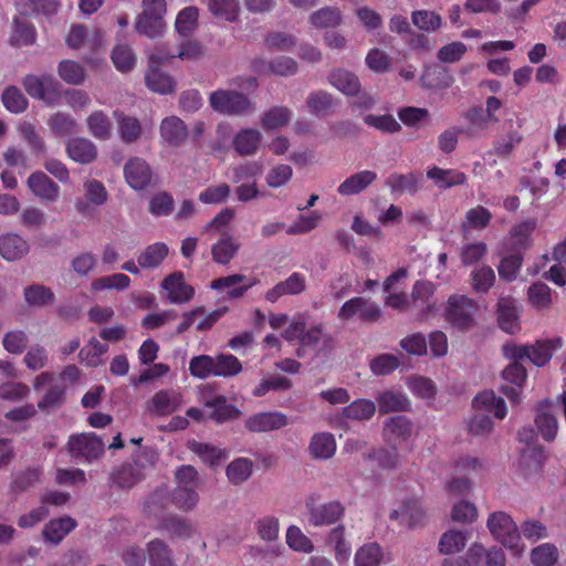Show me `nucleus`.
<instances>
[{"label": "nucleus", "instance_id": "11", "mask_svg": "<svg viewBox=\"0 0 566 566\" xmlns=\"http://www.w3.org/2000/svg\"><path fill=\"white\" fill-rule=\"evenodd\" d=\"M124 177L130 188L144 190L151 182L153 170L145 159L132 157L124 166Z\"/></svg>", "mask_w": 566, "mask_h": 566}, {"label": "nucleus", "instance_id": "14", "mask_svg": "<svg viewBox=\"0 0 566 566\" xmlns=\"http://www.w3.org/2000/svg\"><path fill=\"white\" fill-rule=\"evenodd\" d=\"M253 70L260 75L273 74L287 77L294 75L297 72L298 65L296 61L290 56H277L271 61H254Z\"/></svg>", "mask_w": 566, "mask_h": 566}, {"label": "nucleus", "instance_id": "46", "mask_svg": "<svg viewBox=\"0 0 566 566\" xmlns=\"http://www.w3.org/2000/svg\"><path fill=\"white\" fill-rule=\"evenodd\" d=\"M343 22V14L336 7H323L310 15V23L317 29L339 27Z\"/></svg>", "mask_w": 566, "mask_h": 566}, {"label": "nucleus", "instance_id": "36", "mask_svg": "<svg viewBox=\"0 0 566 566\" xmlns=\"http://www.w3.org/2000/svg\"><path fill=\"white\" fill-rule=\"evenodd\" d=\"M385 185L392 193H409L415 195L420 189V179L415 172L406 175L394 172L388 176Z\"/></svg>", "mask_w": 566, "mask_h": 566}, {"label": "nucleus", "instance_id": "60", "mask_svg": "<svg viewBox=\"0 0 566 566\" xmlns=\"http://www.w3.org/2000/svg\"><path fill=\"white\" fill-rule=\"evenodd\" d=\"M411 21L415 27L424 32H434L442 25L441 15L430 10L413 11Z\"/></svg>", "mask_w": 566, "mask_h": 566}, {"label": "nucleus", "instance_id": "20", "mask_svg": "<svg viewBox=\"0 0 566 566\" xmlns=\"http://www.w3.org/2000/svg\"><path fill=\"white\" fill-rule=\"evenodd\" d=\"M338 104V99L332 93L324 90L310 92L305 101L308 113L316 117H323L333 113Z\"/></svg>", "mask_w": 566, "mask_h": 566}, {"label": "nucleus", "instance_id": "37", "mask_svg": "<svg viewBox=\"0 0 566 566\" xmlns=\"http://www.w3.org/2000/svg\"><path fill=\"white\" fill-rule=\"evenodd\" d=\"M427 177L434 181L439 189H448L454 186L463 185L467 176L457 169H442L433 166L427 171Z\"/></svg>", "mask_w": 566, "mask_h": 566}, {"label": "nucleus", "instance_id": "57", "mask_svg": "<svg viewBox=\"0 0 566 566\" xmlns=\"http://www.w3.org/2000/svg\"><path fill=\"white\" fill-rule=\"evenodd\" d=\"M376 412V405L369 399H356L343 409V416L352 420H368Z\"/></svg>", "mask_w": 566, "mask_h": 566}, {"label": "nucleus", "instance_id": "29", "mask_svg": "<svg viewBox=\"0 0 566 566\" xmlns=\"http://www.w3.org/2000/svg\"><path fill=\"white\" fill-rule=\"evenodd\" d=\"M535 424L538 432L546 441H553L555 439L558 431V421L547 401L538 403Z\"/></svg>", "mask_w": 566, "mask_h": 566}, {"label": "nucleus", "instance_id": "18", "mask_svg": "<svg viewBox=\"0 0 566 566\" xmlns=\"http://www.w3.org/2000/svg\"><path fill=\"white\" fill-rule=\"evenodd\" d=\"M181 405V395L175 389L157 391L147 402L149 412L157 416H167L175 412Z\"/></svg>", "mask_w": 566, "mask_h": 566}, {"label": "nucleus", "instance_id": "39", "mask_svg": "<svg viewBox=\"0 0 566 566\" xmlns=\"http://www.w3.org/2000/svg\"><path fill=\"white\" fill-rule=\"evenodd\" d=\"M136 32L149 39H156L164 34L166 30L165 18L139 13L134 23Z\"/></svg>", "mask_w": 566, "mask_h": 566}, {"label": "nucleus", "instance_id": "5", "mask_svg": "<svg viewBox=\"0 0 566 566\" xmlns=\"http://www.w3.org/2000/svg\"><path fill=\"white\" fill-rule=\"evenodd\" d=\"M308 523L314 527L327 526L339 521L345 513V506L339 501L317 503L315 495L305 500Z\"/></svg>", "mask_w": 566, "mask_h": 566}, {"label": "nucleus", "instance_id": "64", "mask_svg": "<svg viewBox=\"0 0 566 566\" xmlns=\"http://www.w3.org/2000/svg\"><path fill=\"white\" fill-rule=\"evenodd\" d=\"M558 559V551L555 545L545 543L533 548L531 560L534 566H553Z\"/></svg>", "mask_w": 566, "mask_h": 566}, {"label": "nucleus", "instance_id": "58", "mask_svg": "<svg viewBox=\"0 0 566 566\" xmlns=\"http://www.w3.org/2000/svg\"><path fill=\"white\" fill-rule=\"evenodd\" d=\"M208 8L216 18L234 21L240 12V2L239 0H208Z\"/></svg>", "mask_w": 566, "mask_h": 566}, {"label": "nucleus", "instance_id": "3", "mask_svg": "<svg viewBox=\"0 0 566 566\" xmlns=\"http://www.w3.org/2000/svg\"><path fill=\"white\" fill-rule=\"evenodd\" d=\"M478 311L476 303L465 296L453 294L448 298L446 305V321L458 329H468L474 323V315Z\"/></svg>", "mask_w": 566, "mask_h": 566}, {"label": "nucleus", "instance_id": "10", "mask_svg": "<svg viewBox=\"0 0 566 566\" xmlns=\"http://www.w3.org/2000/svg\"><path fill=\"white\" fill-rule=\"evenodd\" d=\"M413 432V423L406 416H394L388 418L382 428L386 442L397 449L406 442Z\"/></svg>", "mask_w": 566, "mask_h": 566}, {"label": "nucleus", "instance_id": "27", "mask_svg": "<svg viewBox=\"0 0 566 566\" xmlns=\"http://www.w3.org/2000/svg\"><path fill=\"white\" fill-rule=\"evenodd\" d=\"M76 521L70 516L54 518L44 525L42 536L45 542L51 543L52 545H57L76 527Z\"/></svg>", "mask_w": 566, "mask_h": 566}, {"label": "nucleus", "instance_id": "23", "mask_svg": "<svg viewBox=\"0 0 566 566\" xmlns=\"http://www.w3.org/2000/svg\"><path fill=\"white\" fill-rule=\"evenodd\" d=\"M520 310L512 297H500L497 302V321L500 327L514 334L520 329L518 325Z\"/></svg>", "mask_w": 566, "mask_h": 566}, {"label": "nucleus", "instance_id": "25", "mask_svg": "<svg viewBox=\"0 0 566 566\" xmlns=\"http://www.w3.org/2000/svg\"><path fill=\"white\" fill-rule=\"evenodd\" d=\"M377 174L373 170H361L347 177L337 188L340 196L348 197L363 192L374 181L377 180Z\"/></svg>", "mask_w": 566, "mask_h": 566}, {"label": "nucleus", "instance_id": "31", "mask_svg": "<svg viewBox=\"0 0 566 566\" xmlns=\"http://www.w3.org/2000/svg\"><path fill=\"white\" fill-rule=\"evenodd\" d=\"M302 345L317 347L321 353H329L334 348V337L323 326L315 324L306 328L302 337Z\"/></svg>", "mask_w": 566, "mask_h": 566}, {"label": "nucleus", "instance_id": "48", "mask_svg": "<svg viewBox=\"0 0 566 566\" xmlns=\"http://www.w3.org/2000/svg\"><path fill=\"white\" fill-rule=\"evenodd\" d=\"M144 478L145 475L140 469L136 468L132 462L123 464L112 474L113 483L120 489H130Z\"/></svg>", "mask_w": 566, "mask_h": 566}, {"label": "nucleus", "instance_id": "9", "mask_svg": "<svg viewBox=\"0 0 566 566\" xmlns=\"http://www.w3.org/2000/svg\"><path fill=\"white\" fill-rule=\"evenodd\" d=\"M424 515L420 501L416 497H407L390 512L389 518L397 521L400 525L413 528L422 523Z\"/></svg>", "mask_w": 566, "mask_h": 566}, {"label": "nucleus", "instance_id": "35", "mask_svg": "<svg viewBox=\"0 0 566 566\" xmlns=\"http://www.w3.org/2000/svg\"><path fill=\"white\" fill-rule=\"evenodd\" d=\"M376 401L378 403L379 413L381 415L407 411L410 409V400L400 391L386 390L380 392L376 397Z\"/></svg>", "mask_w": 566, "mask_h": 566}, {"label": "nucleus", "instance_id": "8", "mask_svg": "<svg viewBox=\"0 0 566 566\" xmlns=\"http://www.w3.org/2000/svg\"><path fill=\"white\" fill-rule=\"evenodd\" d=\"M526 377L527 374L524 366L518 361H513L502 371L504 384L500 386V391L512 402H520Z\"/></svg>", "mask_w": 566, "mask_h": 566}, {"label": "nucleus", "instance_id": "21", "mask_svg": "<svg viewBox=\"0 0 566 566\" xmlns=\"http://www.w3.org/2000/svg\"><path fill=\"white\" fill-rule=\"evenodd\" d=\"M469 557L473 566H505L506 559L502 548L492 546L485 548L481 544H473L469 549Z\"/></svg>", "mask_w": 566, "mask_h": 566}, {"label": "nucleus", "instance_id": "33", "mask_svg": "<svg viewBox=\"0 0 566 566\" xmlns=\"http://www.w3.org/2000/svg\"><path fill=\"white\" fill-rule=\"evenodd\" d=\"M146 86L158 94H170L175 92L176 82L167 73L157 66H148L145 73Z\"/></svg>", "mask_w": 566, "mask_h": 566}, {"label": "nucleus", "instance_id": "16", "mask_svg": "<svg viewBox=\"0 0 566 566\" xmlns=\"http://www.w3.org/2000/svg\"><path fill=\"white\" fill-rule=\"evenodd\" d=\"M160 137L165 144L171 147L181 146L188 138V127L177 116L165 117L159 126Z\"/></svg>", "mask_w": 566, "mask_h": 566}, {"label": "nucleus", "instance_id": "51", "mask_svg": "<svg viewBox=\"0 0 566 566\" xmlns=\"http://www.w3.org/2000/svg\"><path fill=\"white\" fill-rule=\"evenodd\" d=\"M327 543L333 546L335 557L339 563H346L350 556V544L345 538L344 525H338L329 531Z\"/></svg>", "mask_w": 566, "mask_h": 566}, {"label": "nucleus", "instance_id": "62", "mask_svg": "<svg viewBox=\"0 0 566 566\" xmlns=\"http://www.w3.org/2000/svg\"><path fill=\"white\" fill-rule=\"evenodd\" d=\"M467 544V536L461 531L451 530L442 534L439 541L441 554L451 555L459 553Z\"/></svg>", "mask_w": 566, "mask_h": 566}, {"label": "nucleus", "instance_id": "34", "mask_svg": "<svg viewBox=\"0 0 566 566\" xmlns=\"http://www.w3.org/2000/svg\"><path fill=\"white\" fill-rule=\"evenodd\" d=\"M86 127L91 136L98 140H108L113 136V124L103 111H94L86 117Z\"/></svg>", "mask_w": 566, "mask_h": 566}, {"label": "nucleus", "instance_id": "45", "mask_svg": "<svg viewBox=\"0 0 566 566\" xmlns=\"http://www.w3.org/2000/svg\"><path fill=\"white\" fill-rule=\"evenodd\" d=\"M421 84L430 90H446L453 83V76L446 69L439 66L427 67L421 75Z\"/></svg>", "mask_w": 566, "mask_h": 566}, {"label": "nucleus", "instance_id": "53", "mask_svg": "<svg viewBox=\"0 0 566 566\" xmlns=\"http://www.w3.org/2000/svg\"><path fill=\"white\" fill-rule=\"evenodd\" d=\"M51 132L60 137L74 134L77 130V122L70 114L56 112L48 119Z\"/></svg>", "mask_w": 566, "mask_h": 566}, {"label": "nucleus", "instance_id": "49", "mask_svg": "<svg viewBox=\"0 0 566 566\" xmlns=\"http://www.w3.org/2000/svg\"><path fill=\"white\" fill-rule=\"evenodd\" d=\"M188 447L193 453L199 455L203 463L211 468L218 467L227 457L223 450L209 443L191 441Z\"/></svg>", "mask_w": 566, "mask_h": 566}, {"label": "nucleus", "instance_id": "13", "mask_svg": "<svg viewBox=\"0 0 566 566\" xmlns=\"http://www.w3.org/2000/svg\"><path fill=\"white\" fill-rule=\"evenodd\" d=\"M31 192L44 202H55L60 196V187L43 171L32 172L28 180Z\"/></svg>", "mask_w": 566, "mask_h": 566}, {"label": "nucleus", "instance_id": "55", "mask_svg": "<svg viewBox=\"0 0 566 566\" xmlns=\"http://www.w3.org/2000/svg\"><path fill=\"white\" fill-rule=\"evenodd\" d=\"M172 505L181 512H190L199 503V494L195 488L175 486L171 491Z\"/></svg>", "mask_w": 566, "mask_h": 566}, {"label": "nucleus", "instance_id": "54", "mask_svg": "<svg viewBox=\"0 0 566 566\" xmlns=\"http://www.w3.org/2000/svg\"><path fill=\"white\" fill-rule=\"evenodd\" d=\"M172 504L171 491L167 488L156 489L145 503L147 514L159 517L165 509Z\"/></svg>", "mask_w": 566, "mask_h": 566}, {"label": "nucleus", "instance_id": "52", "mask_svg": "<svg viewBox=\"0 0 566 566\" xmlns=\"http://www.w3.org/2000/svg\"><path fill=\"white\" fill-rule=\"evenodd\" d=\"M147 553L150 566H174L172 553L164 541H150Z\"/></svg>", "mask_w": 566, "mask_h": 566}, {"label": "nucleus", "instance_id": "12", "mask_svg": "<svg viewBox=\"0 0 566 566\" xmlns=\"http://www.w3.org/2000/svg\"><path fill=\"white\" fill-rule=\"evenodd\" d=\"M287 417L279 411L259 412L245 420V428L251 432L262 433L279 430L287 426Z\"/></svg>", "mask_w": 566, "mask_h": 566}, {"label": "nucleus", "instance_id": "7", "mask_svg": "<svg viewBox=\"0 0 566 566\" xmlns=\"http://www.w3.org/2000/svg\"><path fill=\"white\" fill-rule=\"evenodd\" d=\"M488 528L494 538L509 548H516L520 542V533L516 524L504 512H494L488 518Z\"/></svg>", "mask_w": 566, "mask_h": 566}, {"label": "nucleus", "instance_id": "56", "mask_svg": "<svg viewBox=\"0 0 566 566\" xmlns=\"http://www.w3.org/2000/svg\"><path fill=\"white\" fill-rule=\"evenodd\" d=\"M199 10L196 7L184 8L176 17V31L187 38L190 36L198 27Z\"/></svg>", "mask_w": 566, "mask_h": 566}, {"label": "nucleus", "instance_id": "4", "mask_svg": "<svg viewBox=\"0 0 566 566\" xmlns=\"http://www.w3.org/2000/svg\"><path fill=\"white\" fill-rule=\"evenodd\" d=\"M22 84L31 97L41 99L49 106L60 101L61 84L52 75H27Z\"/></svg>", "mask_w": 566, "mask_h": 566}, {"label": "nucleus", "instance_id": "22", "mask_svg": "<svg viewBox=\"0 0 566 566\" xmlns=\"http://www.w3.org/2000/svg\"><path fill=\"white\" fill-rule=\"evenodd\" d=\"M240 247V242L232 234L222 232L211 245L212 260L218 264L227 265L238 254Z\"/></svg>", "mask_w": 566, "mask_h": 566}, {"label": "nucleus", "instance_id": "6", "mask_svg": "<svg viewBox=\"0 0 566 566\" xmlns=\"http://www.w3.org/2000/svg\"><path fill=\"white\" fill-rule=\"evenodd\" d=\"M337 316L340 321H350L357 317L366 323H376L381 318L382 311L370 298L355 296L342 305Z\"/></svg>", "mask_w": 566, "mask_h": 566}, {"label": "nucleus", "instance_id": "42", "mask_svg": "<svg viewBox=\"0 0 566 566\" xmlns=\"http://www.w3.org/2000/svg\"><path fill=\"white\" fill-rule=\"evenodd\" d=\"M169 249L164 242H156L146 247L137 258L142 269L151 270L158 268L168 255Z\"/></svg>", "mask_w": 566, "mask_h": 566}, {"label": "nucleus", "instance_id": "1", "mask_svg": "<svg viewBox=\"0 0 566 566\" xmlns=\"http://www.w3.org/2000/svg\"><path fill=\"white\" fill-rule=\"evenodd\" d=\"M210 107L226 116H247L256 111V105L250 97L235 90L219 88L209 95Z\"/></svg>", "mask_w": 566, "mask_h": 566}, {"label": "nucleus", "instance_id": "41", "mask_svg": "<svg viewBox=\"0 0 566 566\" xmlns=\"http://www.w3.org/2000/svg\"><path fill=\"white\" fill-rule=\"evenodd\" d=\"M310 453L315 459H329L336 452V441L332 433L319 432L315 433L308 446Z\"/></svg>", "mask_w": 566, "mask_h": 566}, {"label": "nucleus", "instance_id": "47", "mask_svg": "<svg viewBox=\"0 0 566 566\" xmlns=\"http://www.w3.org/2000/svg\"><path fill=\"white\" fill-rule=\"evenodd\" d=\"M15 7L23 15L33 13L52 15L57 12L60 2L59 0H15Z\"/></svg>", "mask_w": 566, "mask_h": 566}, {"label": "nucleus", "instance_id": "30", "mask_svg": "<svg viewBox=\"0 0 566 566\" xmlns=\"http://www.w3.org/2000/svg\"><path fill=\"white\" fill-rule=\"evenodd\" d=\"M473 406L476 411L493 413L497 419H503L507 412L504 399L497 397L492 390H484L475 396Z\"/></svg>", "mask_w": 566, "mask_h": 566}, {"label": "nucleus", "instance_id": "32", "mask_svg": "<svg viewBox=\"0 0 566 566\" xmlns=\"http://www.w3.org/2000/svg\"><path fill=\"white\" fill-rule=\"evenodd\" d=\"M29 252L28 242L15 233H7L0 237V254L1 256L13 262L22 259Z\"/></svg>", "mask_w": 566, "mask_h": 566}, {"label": "nucleus", "instance_id": "15", "mask_svg": "<svg viewBox=\"0 0 566 566\" xmlns=\"http://www.w3.org/2000/svg\"><path fill=\"white\" fill-rule=\"evenodd\" d=\"M161 287L167 291L168 300L174 304L187 303L195 295L193 287L185 282L184 274L181 272H174L165 277L161 282Z\"/></svg>", "mask_w": 566, "mask_h": 566}, {"label": "nucleus", "instance_id": "50", "mask_svg": "<svg viewBox=\"0 0 566 566\" xmlns=\"http://www.w3.org/2000/svg\"><path fill=\"white\" fill-rule=\"evenodd\" d=\"M112 62L115 69L122 73L130 72L137 62V56L128 44H116L112 50Z\"/></svg>", "mask_w": 566, "mask_h": 566}, {"label": "nucleus", "instance_id": "17", "mask_svg": "<svg viewBox=\"0 0 566 566\" xmlns=\"http://www.w3.org/2000/svg\"><path fill=\"white\" fill-rule=\"evenodd\" d=\"M434 291L436 285L430 281H417L412 287V306L419 310L421 318L431 314L436 308Z\"/></svg>", "mask_w": 566, "mask_h": 566}, {"label": "nucleus", "instance_id": "26", "mask_svg": "<svg viewBox=\"0 0 566 566\" xmlns=\"http://www.w3.org/2000/svg\"><path fill=\"white\" fill-rule=\"evenodd\" d=\"M328 83L346 96L358 95L360 91L359 78L348 70L335 69L327 76Z\"/></svg>", "mask_w": 566, "mask_h": 566}, {"label": "nucleus", "instance_id": "44", "mask_svg": "<svg viewBox=\"0 0 566 566\" xmlns=\"http://www.w3.org/2000/svg\"><path fill=\"white\" fill-rule=\"evenodd\" d=\"M292 111L283 105H275L263 113L261 126L264 130H275L286 126L292 119Z\"/></svg>", "mask_w": 566, "mask_h": 566}, {"label": "nucleus", "instance_id": "38", "mask_svg": "<svg viewBox=\"0 0 566 566\" xmlns=\"http://www.w3.org/2000/svg\"><path fill=\"white\" fill-rule=\"evenodd\" d=\"M23 298L30 307H45L55 302V294L50 287L34 283L23 289Z\"/></svg>", "mask_w": 566, "mask_h": 566}, {"label": "nucleus", "instance_id": "28", "mask_svg": "<svg viewBox=\"0 0 566 566\" xmlns=\"http://www.w3.org/2000/svg\"><path fill=\"white\" fill-rule=\"evenodd\" d=\"M262 134L256 128L240 129L233 137L234 150L241 156H252L259 150Z\"/></svg>", "mask_w": 566, "mask_h": 566}, {"label": "nucleus", "instance_id": "43", "mask_svg": "<svg viewBox=\"0 0 566 566\" xmlns=\"http://www.w3.org/2000/svg\"><path fill=\"white\" fill-rule=\"evenodd\" d=\"M205 406L211 409L210 418L217 423L235 419L241 413L235 406L227 402L224 396H217L214 399L206 401Z\"/></svg>", "mask_w": 566, "mask_h": 566}, {"label": "nucleus", "instance_id": "24", "mask_svg": "<svg viewBox=\"0 0 566 566\" xmlns=\"http://www.w3.org/2000/svg\"><path fill=\"white\" fill-rule=\"evenodd\" d=\"M114 117L117 123L118 136L124 144L130 145L140 139L143 127L138 118L119 111L114 112Z\"/></svg>", "mask_w": 566, "mask_h": 566}, {"label": "nucleus", "instance_id": "63", "mask_svg": "<svg viewBox=\"0 0 566 566\" xmlns=\"http://www.w3.org/2000/svg\"><path fill=\"white\" fill-rule=\"evenodd\" d=\"M382 558L381 547L377 543L363 545L355 554V566H378Z\"/></svg>", "mask_w": 566, "mask_h": 566}, {"label": "nucleus", "instance_id": "2", "mask_svg": "<svg viewBox=\"0 0 566 566\" xmlns=\"http://www.w3.org/2000/svg\"><path fill=\"white\" fill-rule=\"evenodd\" d=\"M69 454L80 463L90 464L105 452V442L95 433L73 434L66 443Z\"/></svg>", "mask_w": 566, "mask_h": 566}, {"label": "nucleus", "instance_id": "61", "mask_svg": "<svg viewBox=\"0 0 566 566\" xmlns=\"http://www.w3.org/2000/svg\"><path fill=\"white\" fill-rule=\"evenodd\" d=\"M59 76L67 84L78 85L85 78L84 67L75 61L63 60L57 65Z\"/></svg>", "mask_w": 566, "mask_h": 566}, {"label": "nucleus", "instance_id": "59", "mask_svg": "<svg viewBox=\"0 0 566 566\" xmlns=\"http://www.w3.org/2000/svg\"><path fill=\"white\" fill-rule=\"evenodd\" d=\"M253 463L247 458H238L227 467V476L229 481L239 485L245 482L252 474Z\"/></svg>", "mask_w": 566, "mask_h": 566}, {"label": "nucleus", "instance_id": "19", "mask_svg": "<svg viewBox=\"0 0 566 566\" xmlns=\"http://www.w3.org/2000/svg\"><path fill=\"white\" fill-rule=\"evenodd\" d=\"M65 150L67 156L75 163L87 165L96 160L97 147L85 137H73L66 142Z\"/></svg>", "mask_w": 566, "mask_h": 566}, {"label": "nucleus", "instance_id": "40", "mask_svg": "<svg viewBox=\"0 0 566 566\" xmlns=\"http://www.w3.org/2000/svg\"><path fill=\"white\" fill-rule=\"evenodd\" d=\"M562 346L563 339L560 337L537 340L534 345H530L528 359L538 367L545 366L551 360L553 352Z\"/></svg>", "mask_w": 566, "mask_h": 566}]
</instances>
